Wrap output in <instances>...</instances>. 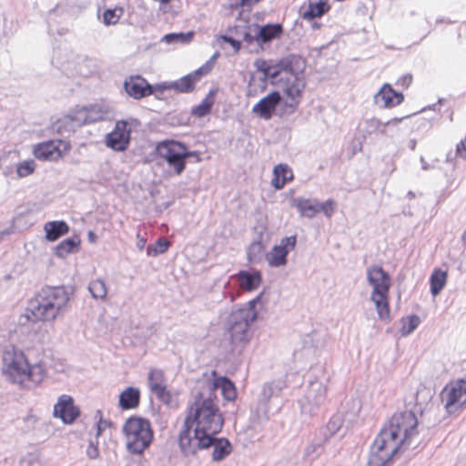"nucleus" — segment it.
Returning <instances> with one entry per match:
<instances>
[{"label": "nucleus", "instance_id": "47", "mask_svg": "<svg viewBox=\"0 0 466 466\" xmlns=\"http://www.w3.org/2000/svg\"><path fill=\"white\" fill-rule=\"evenodd\" d=\"M457 152L461 157L466 158V138L457 146Z\"/></svg>", "mask_w": 466, "mask_h": 466}, {"label": "nucleus", "instance_id": "15", "mask_svg": "<svg viewBox=\"0 0 466 466\" xmlns=\"http://www.w3.org/2000/svg\"><path fill=\"white\" fill-rule=\"evenodd\" d=\"M128 124L129 122L126 120H119L116 123L115 128L106 137L105 143L107 147L115 151H124L127 148L130 141Z\"/></svg>", "mask_w": 466, "mask_h": 466}, {"label": "nucleus", "instance_id": "1", "mask_svg": "<svg viewBox=\"0 0 466 466\" xmlns=\"http://www.w3.org/2000/svg\"><path fill=\"white\" fill-rule=\"evenodd\" d=\"M213 385L196 386L192 391L178 440L184 455H193L200 449L209 448L212 436L222 430L224 418L218 396L212 393Z\"/></svg>", "mask_w": 466, "mask_h": 466}, {"label": "nucleus", "instance_id": "38", "mask_svg": "<svg viewBox=\"0 0 466 466\" xmlns=\"http://www.w3.org/2000/svg\"><path fill=\"white\" fill-rule=\"evenodd\" d=\"M36 168V164L33 159H26L16 165V175L23 178L32 175Z\"/></svg>", "mask_w": 466, "mask_h": 466}, {"label": "nucleus", "instance_id": "16", "mask_svg": "<svg viewBox=\"0 0 466 466\" xmlns=\"http://www.w3.org/2000/svg\"><path fill=\"white\" fill-rule=\"evenodd\" d=\"M214 384L212 393L217 395L218 389L221 390V394L226 400H234L237 397V391L234 384L226 377H217L215 371H212L210 376L199 380L196 386L198 388Z\"/></svg>", "mask_w": 466, "mask_h": 466}, {"label": "nucleus", "instance_id": "40", "mask_svg": "<svg viewBox=\"0 0 466 466\" xmlns=\"http://www.w3.org/2000/svg\"><path fill=\"white\" fill-rule=\"evenodd\" d=\"M264 252V246L259 241L251 243L248 248V259L249 262H258L260 260Z\"/></svg>", "mask_w": 466, "mask_h": 466}, {"label": "nucleus", "instance_id": "29", "mask_svg": "<svg viewBox=\"0 0 466 466\" xmlns=\"http://www.w3.org/2000/svg\"><path fill=\"white\" fill-rule=\"evenodd\" d=\"M260 43H267L278 37L282 31L280 25H266L263 26L256 25Z\"/></svg>", "mask_w": 466, "mask_h": 466}, {"label": "nucleus", "instance_id": "49", "mask_svg": "<svg viewBox=\"0 0 466 466\" xmlns=\"http://www.w3.org/2000/svg\"><path fill=\"white\" fill-rule=\"evenodd\" d=\"M146 244H147V239L145 238L141 237L140 234L138 233L137 235V243H136L137 248L139 250H143L144 248L146 247Z\"/></svg>", "mask_w": 466, "mask_h": 466}, {"label": "nucleus", "instance_id": "25", "mask_svg": "<svg viewBox=\"0 0 466 466\" xmlns=\"http://www.w3.org/2000/svg\"><path fill=\"white\" fill-rule=\"evenodd\" d=\"M139 400V390L134 387H127L120 393L118 403L123 410H129L137 407Z\"/></svg>", "mask_w": 466, "mask_h": 466}, {"label": "nucleus", "instance_id": "24", "mask_svg": "<svg viewBox=\"0 0 466 466\" xmlns=\"http://www.w3.org/2000/svg\"><path fill=\"white\" fill-rule=\"evenodd\" d=\"M293 172L291 168L285 165L279 164L277 165L273 169V177L271 180V185L276 189H281L288 181L292 180Z\"/></svg>", "mask_w": 466, "mask_h": 466}, {"label": "nucleus", "instance_id": "4", "mask_svg": "<svg viewBox=\"0 0 466 466\" xmlns=\"http://www.w3.org/2000/svg\"><path fill=\"white\" fill-rule=\"evenodd\" d=\"M1 373L7 382L18 389L31 390L43 382L47 370L42 361L30 363L21 350L8 346L2 352Z\"/></svg>", "mask_w": 466, "mask_h": 466}, {"label": "nucleus", "instance_id": "14", "mask_svg": "<svg viewBox=\"0 0 466 466\" xmlns=\"http://www.w3.org/2000/svg\"><path fill=\"white\" fill-rule=\"evenodd\" d=\"M150 390L164 404L175 407L177 405L176 395L167 390L164 372L160 370H152L147 377Z\"/></svg>", "mask_w": 466, "mask_h": 466}, {"label": "nucleus", "instance_id": "46", "mask_svg": "<svg viewBox=\"0 0 466 466\" xmlns=\"http://www.w3.org/2000/svg\"><path fill=\"white\" fill-rule=\"evenodd\" d=\"M86 455L88 456V458L92 460L97 459L99 457V450L97 444L94 443L93 441H90L86 449Z\"/></svg>", "mask_w": 466, "mask_h": 466}, {"label": "nucleus", "instance_id": "43", "mask_svg": "<svg viewBox=\"0 0 466 466\" xmlns=\"http://www.w3.org/2000/svg\"><path fill=\"white\" fill-rule=\"evenodd\" d=\"M343 423H347L344 420V416L342 414H337L330 419V420L328 423V428L331 431L336 432L342 427Z\"/></svg>", "mask_w": 466, "mask_h": 466}, {"label": "nucleus", "instance_id": "21", "mask_svg": "<svg viewBox=\"0 0 466 466\" xmlns=\"http://www.w3.org/2000/svg\"><path fill=\"white\" fill-rule=\"evenodd\" d=\"M403 99V95L396 92L389 84H384L374 96V103L380 108H392Z\"/></svg>", "mask_w": 466, "mask_h": 466}, {"label": "nucleus", "instance_id": "7", "mask_svg": "<svg viewBox=\"0 0 466 466\" xmlns=\"http://www.w3.org/2000/svg\"><path fill=\"white\" fill-rule=\"evenodd\" d=\"M367 281L371 286L370 300L374 303L380 319H390L389 293L390 275L378 265L367 268Z\"/></svg>", "mask_w": 466, "mask_h": 466}, {"label": "nucleus", "instance_id": "54", "mask_svg": "<svg viewBox=\"0 0 466 466\" xmlns=\"http://www.w3.org/2000/svg\"><path fill=\"white\" fill-rule=\"evenodd\" d=\"M321 24L318 23V22H312L311 23V28L316 30V29H319L320 27Z\"/></svg>", "mask_w": 466, "mask_h": 466}, {"label": "nucleus", "instance_id": "44", "mask_svg": "<svg viewBox=\"0 0 466 466\" xmlns=\"http://www.w3.org/2000/svg\"><path fill=\"white\" fill-rule=\"evenodd\" d=\"M319 211H322L326 217L332 216L335 210V203L332 199H328L324 203L318 204Z\"/></svg>", "mask_w": 466, "mask_h": 466}, {"label": "nucleus", "instance_id": "22", "mask_svg": "<svg viewBox=\"0 0 466 466\" xmlns=\"http://www.w3.org/2000/svg\"><path fill=\"white\" fill-rule=\"evenodd\" d=\"M281 98L279 92H271L254 105L252 111L262 118L269 119Z\"/></svg>", "mask_w": 466, "mask_h": 466}, {"label": "nucleus", "instance_id": "41", "mask_svg": "<svg viewBox=\"0 0 466 466\" xmlns=\"http://www.w3.org/2000/svg\"><path fill=\"white\" fill-rule=\"evenodd\" d=\"M170 243L165 238H159L154 245L147 247V254L149 257H157L159 254L165 253Z\"/></svg>", "mask_w": 466, "mask_h": 466}, {"label": "nucleus", "instance_id": "27", "mask_svg": "<svg viewBox=\"0 0 466 466\" xmlns=\"http://www.w3.org/2000/svg\"><path fill=\"white\" fill-rule=\"evenodd\" d=\"M44 230L46 238L48 241H55L61 236L66 234L69 230V227L65 221H50L45 224Z\"/></svg>", "mask_w": 466, "mask_h": 466}, {"label": "nucleus", "instance_id": "17", "mask_svg": "<svg viewBox=\"0 0 466 466\" xmlns=\"http://www.w3.org/2000/svg\"><path fill=\"white\" fill-rule=\"evenodd\" d=\"M305 401L302 409L305 412H311L315 408L320 406L326 400V387L319 381H311L306 390Z\"/></svg>", "mask_w": 466, "mask_h": 466}, {"label": "nucleus", "instance_id": "23", "mask_svg": "<svg viewBox=\"0 0 466 466\" xmlns=\"http://www.w3.org/2000/svg\"><path fill=\"white\" fill-rule=\"evenodd\" d=\"M232 278L237 279L239 288L246 291L256 290L262 281L261 273L257 270L252 272L241 270L238 274L232 276Z\"/></svg>", "mask_w": 466, "mask_h": 466}, {"label": "nucleus", "instance_id": "19", "mask_svg": "<svg viewBox=\"0 0 466 466\" xmlns=\"http://www.w3.org/2000/svg\"><path fill=\"white\" fill-rule=\"evenodd\" d=\"M54 416L61 419L66 424H71L79 416V410L74 405V400L69 395H62L58 398L54 407Z\"/></svg>", "mask_w": 466, "mask_h": 466}, {"label": "nucleus", "instance_id": "42", "mask_svg": "<svg viewBox=\"0 0 466 466\" xmlns=\"http://www.w3.org/2000/svg\"><path fill=\"white\" fill-rule=\"evenodd\" d=\"M122 13V9L106 10L103 15L104 23L106 25H115L118 21Z\"/></svg>", "mask_w": 466, "mask_h": 466}, {"label": "nucleus", "instance_id": "37", "mask_svg": "<svg viewBox=\"0 0 466 466\" xmlns=\"http://www.w3.org/2000/svg\"><path fill=\"white\" fill-rule=\"evenodd\" d=\"M194 35V32L190 31L187 33H171L163 36L162 41L167 44L172 43H189Z\"/></svg>", "mask_w": 466, "mask_h": 466}, {"label": "nucleus", "instance_id": "48", "mask_svg": "<svg viewBox=\"0 0 466 466\" xmlns=\"http://www.w3.org/2000/svg\"><path fill=\"white\" fill-rule=\"evenodd\" d=\"M108 426H109V422L102 420V418L100 417L99 421L96 424V428H97L96 436H99L101 434L102 431H104Z\"/></svg>", "mask_w": 466, "mask_h": 466}, {"label": "nucleus", "instance_id": "13", "mask_svg": "<svg viewBox=\"0 0 466 466\" xmlns=\"http://www.w3.org/2000/svg\"><path fill=\"white\" fill-rule=\"evenodd\" d=\"M441 400L449 412L466 403V380L461 379L448 384L441 392Z\"/></svg>", "mask_w": 466, "mask_h": 466}, {"label": "nucleus", "instance_id": "9", "mask_svg": "<svg viewBox=\"0 0 466 466\" xmlns=\"http://www.w3.org/2000/svg\"><path fill=\"white\" fill-rule=\"evenodd\" d=\"M157 157L166 163L170 174L181 175L186 169V160L190 157H196V162L201 160L199 153L188 151L186 146L174 140H165L156 147Z\"/></svg>", "mask_w": 466, "mask_h": 466}, {"label": "nucleus", "instance_id": "11", "mask_svg": "<svg viewBox=\"0 0 466 466\" xmlns=\"http://www.w3.org/2000/svg\"><path fill=\"white\" fill-rule=\"evenodd\" d=\"M71 148L68 142L56 139L39 143L33 147V155L39 160L57 161Z\"/></svg>", "mask_w": 466, "mask_h": 466}, {"label": "nucleus", "instance_id": "2", "mask_svg": "<svg viewBox=\"0 0 466 466\" xmlns=\"http://www.w3.org/2000/svg\"><path fill=\"white\" fill-rule=\"evenodd\" d=\"M417 425L413 412L394 413L373 441L368 465L387 466L394 456L407 449L410 440L417 434Z\"/></svg>", "mask_w": 466, "mask_h": 466}, {"label": "nucleus", "instance_id": "8", "mask_svg": "<svg viewBox=\"0 0 466 466\" xmlns=\"http://www.w3.org/2000/svg\"><path fill=\"white\" fill-rule=\"evenodd\" d=\"M123 433L126 449L131 454H142L154 439L150 422L140 417L129 418L123 426Z\"/></svg>", "mask_w": 466, "mask_h": 466}, {"label": "nucleus", "instance_id": "30", "mask_svg": "<svg viewBox=\"0 0 466 466\" xmlns=\"http://www.w3.org/2000/svg\"><path fill=\"white\" fill-rule=\"evenodd\" d=\"M256 25L250 26L248 30L244 34L243 40L246 44V48L250 53H259L263 47L259 41Z\"/></svg>", "mask_w": 466, "mask_h": 466}, {"label": "nucleus", "instance_id": "10", "mask_svg": "<svg viewBox=\"0 0 466 466\" xmlns=\"http://www.w3.org/2000/svg\"><path fill=\"white\" fill-rule=\"evenodd\" d=\"M113 117L114 109L108 104L96 103L71 110L65 116V122L72 127H79Z\"/></svg>", "mask_w": 466, "mask_h": 466}, {"label": "nucleus", "instance_id": "35", "mask_svg": "<svg viewBox=\"0 0 466 466\" xmlns=\"http://www.w3.org/2000/svg\"><path fill=\"white\" fill-rule=\"evenodd\" d=\"M361 409L360 400L358 399L350 400L346 403L345 410L343 411L344 420L347 424L352 423L359 416Z\"/></svg>", "mask_w": 466, "mask_h": 466}, {"label": "nucleus", "instance_id": "52", "mask_svg": "<svg viewBox=\"0 0 466 466\" xmlns=\"http://www.w3.org/2000/svg\"><path fill=\"white\" fill-rule=\"evenodd\" d=\"M401 121V118H392L389 120L388 122L384 123L383 126L386 127L387 125H397Z\"/></svg>", "mask_w": 466, "mask_h": 466}, {"label": "nucleus", "instance_id": "39", "mask_svg": "<svg viewBox=\"0 0 466 466\" xmlns=\"http://www.w3.org/2000/svg\"><path fill=\"white\" fill-rule=\"evenodd\" d=\"M420 324V318L411 315L401 319L400 333L402 336L410 335Z\"/></svg>", "mask_w": 466, "mask_h": 466}, {"label": "nucleus", "instance_id": "28", "mask_svg": "<svg viewBox=\"0 0 466 466\" xmlns=\"http://www.w3.org/2000/svg\"><path fill=\"white\" fill-rule=\"evenodd\" d=\"M209 447H213L212 459L216 461H222L231 452V445L226 439H218L212 436Z\"/></svg>", "mask_w": 466, "mask_h": 466}, {"label": "nucleus", "instance_id": "45", "mask_svg": "<svg viewBox=\"0 0 466 466\" xmlns=\"http://www.w3.org/2000/svg\"><path fill=\"white\" fill-rule=\"evenodd\" d=\"M220 40L228 43L233 47L235 52H238L241 48V42L235 40L232 37H229L227 35H220L218 37V41H220Z\"/></svg>", "mask_w": 466, "mask_h": 466}, {"label": "nucleus", "instance_id": "20", "mask_svg": "<svg viewBox=\"0 0 466 466\" xmlns=\"http://www.w3.org/2000/svg\"><path fill=\"white\" fill-rule=\"evenodd\" d=\"M208 70V66H204L181 77L179 80L160 84L158 85L159 90L176 89L183 93L190 92L194 89L195 84L199 80L200 76L207 74Z\"/></svg>", "mask_w": 466, "mask_h": 466}, {"label": "nucleus", "instance_id": "34", "mask_svg": "<svg viewBox=\"0 0 466 466\" xmlns=\"http://www.w3.org/2000/svg\"><path fill=\"white\" fill-rule=\"evenodd\" d=\"M88 290L95 299L105 300L107 295V287L101 279H96L89 282Z\"/></svg>", "mask_w": 466, "mask_h": 466}, {"label": "nucleus", "instance_id": "26", "mask_svg": "<svg viewBox=\"0 0 466 466\" xmlns=\"http://www.w3.org/2000/svg\"><path fill=\"white\" fill-rule=\"evenodd\" d=\"M329 10L328 0H309V6L303 12L302 17L306 20H312L322 16Z\"/></svg>", "mask_w": 466, "mask_h": 466}, {"label": "nucleus", "instance_id": "31", "mask_svg": "<svg viewBox=\"0 0 466 466\" xmlns=\"http://www.w3.org/2000/svg\"><path fill=\"white\" fill-rule=\"evenodd\" d=\"M216 94L217 90H210L201 103L192 108L191 114L197 117H202L208 115L214 105Z\"/></svg>", "mask_w": 466, "mask_h": 466}, {"label": "nucleus", "instance_id": "5", "mask_svg": "<svg viewBox=\"0 0 466 466\" xmlns=\"http://www.w3.org/2000/svg\"><path fill=\"white\" fill-rule=\"evenodd\" d=\"M69 301L66 290L61 287L43 289L29 303L17 319L21 326L30 322H50L61 316Z\"/></svg>", "mask_w": 466, "mask_h": 466}, {"label": "nucleus", "instance_id": "56", "mask_svg": "<svg viewBox=\"0 0 466 466\" xmlns=\"http://www.w3.org/2000/svg\"><path fill=\"white\" fill-rule=\"evenodd\" d=\"M255 81H256V79H255V78H252L251 83H250V86H252V85H253V83H254Z\"/></svg>", "mask_w": 466, "mask_h": 466}, {"label": "nucleus", "instance_id": "18", "mask_svg": "<svg viewBox=\"0 0 466 466\" xmlns=\"http://www.w3.org/2000/svg\"><path fill=\"white\" fill-rule=\"evenodd\" d=\"M124 87L127 95L135 99H141L153 94L155 89H158V85L151 86L147 81L139 76H130L124 82Z\"/></svg>", "mask_w": 466, "mask_h": 466}, {"label": "nucleus", "instance_id": "51", "mask_svg": "<svg viewBox=\"0 0 466 466\" xmlns=\"http://www.w3.org/2000/svg\"><path fill=\"white\" fill-rule=\"evenodd\" d=\"M262 390L266 398H269L272 394V388L269 385H265Z\"/></svg>", "mask_w": 466, "mask_h": 466}, {"label": "nucleus", "instance_id": "36", "mask_svg": "<svg viewBox=\"0 0 466 466\" xmlns=\"http://www.w3.org/2000/svg\"><path fill=\"white\" fill-rule=\"evenodd\" d=\"M80 241L77 238H67L63 241H61L56 248V255L59 258H65L69 253H72L75 251V249L79 245Z\"/></svg>", "mask_w": 466, "mask_h": 466}, {"label": "nucleus", "instance_id": "3", "mask_svg": "<svg viewBox=\"0 0 466 466\" xmlns=\"http://www.w3.org/2000/svg\"><path fill=\"white\" fill-rule=\"evenodd\" d=\"M254 66L263 75L260 78L262 89L265 88L266 79H270L281 90L285 106L293 112L300 102L306 86L302 70L295 69L289 60L272 64L257 59Z\"/></svg>", "mask_w": 466, "mask_h": 466}, {"label": "nucleus", "instance_id": "53", "mask_svg": "<svg viewBox=\"0 0 466 466\" xmlns=\"http://www.w3.org/2000/svg\"><path fill=\"white\" fill-rule=\"evenodd\" d=\"M12 233H14V229H13V228H9L5 230L1 231L0 236L10 235Z\"/></svg>", "mask_w": 466, "mask_h": 466}, {"label": "nucleus", "instance_id": "33", "mask_svg": "<svg viewBox=\"0 0 466 466\" xmlns=\"http://www.w3.org/2000/svg\"><path fill=\"white\" fill-rule=\"evenodd\" d=\"M446 271L435 269L431 276V292L435 297L441 293L447 282Z\"/></svg>", "mask_w": 466, "mask_h": 466}, {"label": "nucleus", "instance_id": "55", "mask_svg": "<svg viewBox=\"0 0 466 466\" xmlns=\"http://www.w3.org/2000/svg\"><path fill=\"white\" fill-rule=\"evenodd\" d=\"M461 239L462 241L466 242V230L463 232Z\"/></svg>", "mask_w": 466, "mask_h": 466}, {"label": "nucleus", "instance_id": "50", "mask_svg": "<svg viewBox=\"0 0 466 466\" xmlns=\"http://www.w3.org/2000/svg\"><path fill=\"white\" fill-rule=\"evenodd\" d=\"M369 124L370 126V127H372L373 129H378L381 125H383L379 119H370L369 121Z\"/></svg>", "mask_w": 466, "mask_h": 466}, {"label": "nucleus", "instance_id": "6", "mask_svg": "<svg viewBox=\"0 0 466 466\" xmlns=\"http://www.w3.org/2000/svg\"><path fill=\"white\" fill-rule=\"evenodd\" d=\"M265 290L259 292L243 307L232 310L228 316L226 326L234 342H247L252 337L251 325L256 321L259 309L267 303Z\"/></svg>", "mask_w": 466, "mask_h": 466}, {"label": "nucleus", "instance_id": "12", "mask_svg": "<svg viewBox=\"0 0 466 466\" xmlns=\"http://www.w3.org/2000/svg\"><path fill=\"white\" fill-rule=\"evenodd\" d=\"M297 243L296 236L282 238L278 245H275L265 256L270 268H284L288 264V255L292 251Z\"/></svg>", "mask_w": 466, "mask_h": 466}, {"label": "nucleus", "instance_id": "32", "mask_svg": "<svg viewBox=\"0 0 466 466\" xmlns=\"http://www.w3.org/2000/svg\"><path fill=\"white\" fill-rule=\"evenodd\" d=\"M294 205L298 208L301 216L307 218H313L318 212V203L309 199L296 198Z\"/></svg>", "mask_w": 466, "mask_h": 466}]
</instances>
